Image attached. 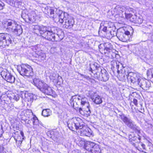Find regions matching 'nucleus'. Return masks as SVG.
I'll return each instance as SVG.
<instances>
[{
    "label": "nucleus",
    "instance_id": "nucleus-1",
    "mask_svg": "<svg viewBox=\"0 0 153 153\" xmlns=\"http://www.w3.org/2000/svg\"><path fill=\"white\" fill-rule=\"evenodd\" d=\"M56 12L58 16L59 21L61 23L64 22L65 24L63 27L67 29L72 28L74 24V22L73 19L69 16L67 13H63L62 11L56 10Z\"/></svg>",
    "mask_w": 153,
    "mask_h": 153
},
{
    "label": "nucleus",
    "instance_id": "nucleus-2",
    "mask_svg": "<svg viewBox=\"0 0 153 153\" xmlns=\"http://www.w3.org/2000/svg\"><path fill=\"white\" fill-rule=\"evenodd\" d=\"M39 33L40 34V38L50 40L53 39L54 33L52 29L47 30L46 27L43 26H39Z\"/></svg>",
    "mask_w": 153,
    "mask_h": 153
},
{
    "label": "nucleus",
    "instance_id": "nucleus-3",
    "mask_svg": "<svg viewBox=\"0 0 153 153\" xmlns=\"http://www.w3.org/2000/svg\"><path fill=\"white\" fill-rule=\"evenodd\" d=\"M121 74L122 78L123 79H125L126 78L130 79L131 82L134 83L136 85L139 84L140 79L141 78L139 76H137L136 74L132 72L127 73V74H126L124 73L121 72Z\"/></svg>",
    "mask_w": 153,
    "mask_h": 153
},
{
    "label": "nucleus",
    "instance_id": "nucleus-4",
    "mask_svg": "<svg viewBox=\"0 0 153 153\" xmlns=\"http://www.w3.org/2000/svg\"><path fill=\"white\" fill-rule=\"evenodd\" d=\"M12 38L11 35L7 33L0 34V46L3 48L12 44Z\"/></svg>",
    "mask_w": 153,
    "mask_h": 153
},
{
    "label": "nucleus",
    "instance_id": "nucleus-5",
    "mask_svg": "<svg viewBox=\"0 0 153 153\" xmlns=\"http://www.w3.org/2000/svg\"><path fill=\"white\" fill-rule=\"evenodd\" d=\"M17 70L22 76H32L33 74V69L29 65L22 64L18 67Z\"/></svg>",
    "mask_w": 153,
    "mask_h": 153
},
{
    "label": "nucleus",
    "instance_id": "nucleus-6",
    "mask_svg": "<svg viewBox=\"0 0 153 153\" xmlns=\"http://www.w3.org/2000/svg\"><path fill=\"white\" fill-rule=\"evenodd\" d=\"M7 26L11 29L12 31L19 36L22 33V29L21 25L16 24L14 21L7 22Z\"/></svg>",
    "mask_w": 153,
    "mask_h": 153
},
{
    "label": "nucleus",
    "instance_id": "nucleus-7",
    "mask_svg": "<svg viewBox=\"0 0 153 153\" xmlns=\"http://www.w3.org/2000/svg\"><path fill=\"white\" fill-rule=\"evenodd\" d=\"M120 117L124 123L128 127L134 130L137 129L138 127L130 118L126 116L124 114L120 115Z\"/></svg>",
    "mask_w": 153,
    "mask_h": 153
},
{
    "label": "nucleus",
    "instance_id": "nucleus-8",
    "mask_svg": "<svg viewBox=\"0 0 153 153\" xmlns=\"http://www.w3.org/2000/svg\"><path fill=\"white\" fill-rule=\"evenodd\" d=\"M39 89L44 94L51 95L53 93V90L51 88L48 86L46 83L42 81H39Z\"/></svg>",
    "mask_w": 153,
    "mask_h": 153
},
{
    "label": "nucleus",
    "instance_id": "nucleus-9",
    "mask_svg": "<svg viewBox=\"0 0 153 153\" xmlns=\"http://www.w3.org/2000/svg\"><path fill=\"white\" fill-rule=\"evenodd\" d=\"M95 76L99 80L104 82L108 81L109 77L108 74L104 68L101 69L100 72H97Z\"/></svg>",
    "mask_w": 153,
    "mask_h": 153
},
{
    "label": "nucleus",
    "instance_id": "nucleus-10",
    "mask_svg": "<svg viewBox=\"0 0 153 153\" xmlns=\"http://www.w3.org/2000/svg\"><path fill=\"white\" fill-rule=\"evenodd\" d=\"M75 100V101H76L77 103H80L82 106L85 105L87 107V110L85 111L86 113V114L87 115L89 116L91 112L88 107L89 104L87 101V98L85 97L82 98L80 97H79L76 98Z\"/></svg>",
    "mask_w": 153,
    "mask_h": 153
},
{
    "label": "nucleus",
    "instance_id": "nucleus-11",
    "mask_svg": "<svg viewBox=\"0 0 153 153\" xmlns=\"http://www.w3.org/2000/svg\"><path fill=\"white\" fill-rule=\"evenodd\" d=\"M1 76L7 82L11 83H14L15 77L11 74L7 70L3 71L1 72Z\"/></svg>",
    "mask_w": 153,
    "mask_h": 153
},
{
    "label": "nucleus",
    "instance_id": "nucleus-12",
    "mask_svg": "<svg viewBox=\"0 0 153 153\" xmlns=\"http://www.w3.org/2000/svg\"><path fill=\"white\" fill-rule=\"evenodd\" d=\"M42 10L45 14L47 15L48 17L53 18L55 17L54 10L50 7H48L45 5V7H43Z\"/></svg>",
    "mask_w": 153,
    "mask_h": 153
},
{
    "label": "nucleus",
    "instance_id": "nucleus-13",
    "mask_svg": "<svg viewBox=\"0 0 153 153\" xmlns=\"http://www.w3.org/2000/svg\"><path fill=\"white\" fill-rule=\"evenodd\" d=\"M149 81L141 78L140 79L139 83L137 85L143 89L146 90L149 87Z\"/></svg>",
    "mask_w": 153,
    "mask_h": 153
},
{
    "label": "nucleus",
    "instance_id": "nucleus-14",
    "mask_svg": "<svg viewBox=\"0 0 153 153\" xmlns=\"http://www.w3.org/2000/svg\"><path fill=\"white\" fill-rule=\"evenodd\" d=\"M116 36L120 40L123 42H127L128 39V36L123 32L117 31Z\"/></svg>",
    "mask_w": 153,
    "mask_h": 153
},
{
    "label": "nucleus",
    "instance_id": "nucleus-15",
    "mask_svg": "<svg viewBox=\"0 0 153 153\" xmlns=\"http://www.w3.org/2000/svg\"><path fill=\"white\" fill-rule=\"evenodd\" d=\"M126 7L123 6H117L114 9V11L116 14L120 15L126 10Z\"/></svg>",
    "mask_w": 153,
    "mask_h": 153
},
{
    "label": "nucleus",
    "instance_id": "nucleus-16",
    "mask_svg": "<svg viewBox=\"0 0 153 153\" xmlns=\"http://www.w3.org/2000/svg\"><path fill=\"white\" fill-rule=\"evenodd\" d=\"M89 145L91 146V148L90 149V151L94 153H98L100 151V149L98 145H95L92 142H89Z\"/></svg>",
    "mask_w": 153,
    "mask_h": 153
},
{
    "label": "nucleus",
    "instance_id": "nucleus-17",
    "mask_svg": "<svg viewBox=\"0 0 153 153\" xmlns=\"http://www.w3.org/2000/svg\"><path fill=\"white\" fill-rule=\"evenodd\" d=\"M76 122H75V118H73L72 120L70 121L68 123V126L69 128L73 131H75V130H76Z\"/></svg>",
    "mask_w": 153,
    "mask_h": 153
},
{
    "label": "nucleus",
    "instance_id": "nucleus-18",
    "mask_svg": "<svg viewBox=\"0 0 153 153\" xmlns=\"http://www.w3.org/2000/svg\"><path fill=\"white\" fill-rule=\"evenodd\" d=\"M81 134L86 136L90 137L92 134L91 131L88 127H84L81 131Z\"/></svg>",
    "mask_w": 153,
    "mask_h": 153
},
{
    "label": "nucleus",
    "instance_id": "nucleus-19",
    "mask_svg": "<svg viewBox=\"0 0 153 153\" xmlns=\"http://www.w3.org/2000/svg\"><path fill=\"white\" fill-rule=\"evenodd\" d=\"M75 122H76V130L82 129L83 127V123L82 122L81 120L79 118H75Z\"/></svg>",
    "mask_w": 153,
    "mask_h": 153
},
{
    "label": "nucleus",
    "instance_id": "nucleus-20",
    "mask_svg": "<svg viewBox=\"0 0 153 153\" xmlns=\"http://www.w3.org/2000/svg\"><path fill=\"white\" fill-rule=\"evenodd\" d=\"M92 100L97 104H100L102 102L101 97L97 94H95L94 96L92 98Z\"/></svg>",
    "mask_w": 153,
    "mask_h": 153
},
{
    "label": "nucleus",
    "instance_id": "nucleus-21",
    "mask_svg": "<svg viewBox=\"0 0 153 153\" xmlns=\"http://www.w3.org/2000/svg\"><path fill=\"white\" fill-rule=\"evenodd\" d=\"M114 65L116 66V68L117 69V73L119 74L120 72V70H121V68H124L123 65L121 63L117 61L114 62Z\"/></svg>",
    "mask_w": 153,
    "mask_h": 153
},
{
    "label": "nucleus",
    "instance_id": "nucleus-22",
    "mask_svg": "<svg viewBox=\"0 0 153 153\" xmlns=\"http://www.w3.org/2000/svg\"><path fill=\"white\" fill-rule=\"evenodd\" d=\"M104 53H105L109 52L110 51L111 49L112 46L111 43L109 42L105 43L104 44Z\"/></svg>",
    "mask_w": 153,
    "mask_h": 153
},
{
    "label": "nucleus",
    "instance_id": "nucleus-23",
    "mask_svg": "<svg viewBox=\"0 0 153 153\" xmlns=\"http://www.w3.org/2000/svg\"><path fill=\"white\" fill-rule=\"evenodd\" d=\"M42 114L45 117H47L51 114V111L48 109H44L42 111Z\"/></svg>",
    "mask_w": 153,
    "mask_h": 153
},
{
    "label": "nucleus",
    "instance_id": "nucleus-24",
    "mask_svg": "<svg viewBox=\"0 0 153 153\" xmlns=\"http://www.w3.org/2000/svg\"><path fill=\"white\" fill-rule=\"evenodd\" d=\"M53 36V40L56 42L60 41L63 39L62 36L61 35L59 36L57 34H55V33Z\"/></svg>",
    "mask_w": 153,
    "mask_h": 153
},
{
    "label": "nucleus",
    "instance_id": "nucleus-25",
    "mask_svg": "<svg viewBox=\"0 0 153 153\" xmlns=\"http://www.w3.org/2000/svg\"><path fill=\"white\" fill-rule=\"evenodd\" d=\"M19 95L16 94H13L10 97V100H14L16 101H18L19 99Z\"/></svg>",
    "mask_w": 153,
    "mask_h": 153
},
{
    "label": "nucleus",
    "instance_id": "nucleus-26",
    "mask_svg": "<svg viewBox=\"0 0 153 153\" xmlns=\"http://www.w3.org/2000/svg\"><path fill=\"white\" fill-rule=\"evenodd\" d=\"M143 22L142 16H140L139 17H137L136 20L135 21V23L138 24H140L142 23Z\"/></svg>",
    "mask_w": 153,
    "mask_h": 153
},
{
    "label": "nucleus",
    "instance_id": "nucleus-27",
    "mask_svg": "<svg viewBox=\"0 0 153 153\" xmlns=\"http://www.w3.org/2000/svg\"><path fill=\"white\" fill-rule=\"evenodd\" d=\"M32 96V94L30 93H28L27 91H26L25 94V101L27 100L28 101L29 100L31 99V97Z\"/></svg>",
    "mask_w": 153,
    "mask_h": 153
},
{
    "label": "nucleus",
    "instance_id": "nucleus-28",
    "mask_svg": "<svg viewBox=\"0 0 153 153\" xmlns=\"http://www.w3.org/2000/svg\"><path fill=\"white\" fill-rule=\"evenodd\" d=\"M47 134L49 137L53 138L54 131H49L47 132Z\"/></svg>",
    "mask_w": 153,
    "mask_h": 153
},
{
    "label": "nucleus",
    "instance_id": "nucleus-29",
    "mask_svg": "<svg viewBox=\"0 0 153 153\" xmlns=\"http://www.w3.org/2000/svg\"><path fill=\"white\" fill-rule=\"evenodd\" d=\"M38 47L37 45L33 47L32 49L37 56L38 55Z\"/></svg>",
    "mask_w": 153,
    "mask_h": 153
},
{
    "label": "nucleus",
    "instance_id": "nucleus-30",
    "mask_svg": "<svg viewBox=\"0 0 153 153\" xmlns=\"http://www.w3.org/2000/svg\"><path fill=\"white\" fill-rule=\"evenodd\" d=\"M57 51V49L56 47H52L51 48L50 52L52 54H53L56 52Z\"/></svg>",
    "mask_w": 153,
    "mask_h": 153
},
{
    "label": "nucleus",
    "instance_id": "nucleus-31",
    "mask_svg": "<svg viewBox=\"0 0 153 153\" xmlns=\"http://www.w3.org/2000/svg\"><path fill=\"white\" fill-rule=\"evenodd\" d=\"M20 94L22 98L25 100V98L26 91H21V92Z\"/></svg>",
    "mask_w": 153,
    "mask_h": 153
},
{
    "label": "nucleus",
    "instance_id": "nucleus-32",
    "mask_svg": "<svg viewBox=\"0 0 153 153\" xmlns=\"http://www.w3.org/2000/svg\"><path fill=\"white\" fill-rule=\"evenodd\" d=\"M38 120L36 117H35L33 118V123L34 125H37Z\"/></svg>",
    "mask_w": 153,
    "mask_h": 153
},
{
    "label": "nucleus",
    "instance_id": "nucleus-33",
    "mask_svg": "<svg viewBox=\"0 0 153 153\" xmlns=\"http://www.w3.org/2000/svg\"><path fill=\"white\" fill-rule=\"evenodd\" d=\"M33 84L38 88V79L37 78H35L33 79Z\"/></svg>",
    "mask_w": 153,
    "mask_h": 153
},
{
    "label": "nucleus",
    "instance_id": "nucleus-34",
    "mask_svg": "<svg viewBox=\"0 0 153 153\" xmlns=\"http://www.w3.org/2000/svg\"><path fill=\"white\" fill-rule=\"evenodd\" d=\"M59 133L58 131H54V135H53V138L55 137L57 138L59 136Z\"/></svg>",
    "mask_w": 153,
    "mask_h": 153
},
{
    "label": "nucleus",
    "instance_id": "nucleus-35",
    "mask_svg": "<svg viewBox=\"0 0 153 153\" xmlns=\"http://www.w3.org/2000/svg\"><path fill=\"white\" fill-rule=\"evenodd\" d=\"M42 56H41L40 55L39 56V58H41V59L43 60L45 59V54L44 53H42Z\"/></svg>",
    "mask_w": 153,
    "mask_h": 153
},
{
    "label": "nucleus",
    "instance_id": "nucleus-36",
    "mask_svg": "<svg viewBox=\"0 0 153 153\" xmlns=\"http://www.w3.org/2000/svg\"><path fill=\"white\" fill-rule=\"evenodd\" d=\"M79 110L80 114L82 115H84L85 113L82 110V109L81 108H79Z\"/></svg>",
    "mask_w": 153,
    "mask_h": 153
},
{
    "label": "nucleus",
    "instance_id": "nucleus-37",
    "mask_svg": "<svg viewBox=\"0 0 153 153\" xmlns=\"http://www.w3.org/2000/svg\"><path fill=\"white\" fill-rule=\"evenodd\" d=\"M4 6V3H2L0 1V10H2L3 9V7Z\"/></svg>",
    "mask_w": 153,
    "mask_h": 153
},
{
    "label": "nucleus",
    "instance_id": "nucleus-38",
    "mask_svg": "<svg viewBox=\"0 0 153 153\" xmlns=\"http://www.w3.org/2000/svg\"><path fill=\"white\" fill-rule=\"evenodd\" d=\"M4 149V148L2 145L0 144V153H1Z\"/></svg>",
    "mask_w": 153,
    "mask_h": 153
},
{
    "label": "nucleus",
    "instance_id": "nucleus-39",
    "mask_svg": "<svg viewBox=\"0 0 153 153\" xmlns=\"http://www.w3.org/2000/svg\"><path fill=\"white\" fill-rule=\"evenodd\" d=\"M79 144L82 146L84 145L85 144V142L82 140H80L79 141Z\"/></svg>",
    "mask_w": 153,
    "mask_h": 153
},
{
    "label": "nucleus",
    "instance_id": "nucleus-40",
    "mask_svg": "<svg viewBox=\"0 0 153 153\" xmlns=\"http://www.w3.org/2000/svg\"><path fill=\"white\" fill-rule=\"evenodd\" d=\"M133 103L135 105L137 106V100H136V99H134L133 100Z\"/></svg>",
    "mask_w": 153,
    "mask_h": 153
},
{
    "label": "nucleus",
    "instance_id": "nucleus-41",
    "mask_svg": "<svg viewBox=\"0 0 153 153\" xmlns=\"http://www.w3.org/2000/svg\"><path fill=\"white\" fill-rule=\"evenodd\" d=\"M16 4H15V6H17V5H18V7H17L18 8L19 7V6L20 4H21V2L20 1H16Z\"/></svg>",
    "mask_w": 153,
    "mask_h": 153
},
{
    "label": "nucleus",
    "instance_id": "nucleus-42",
    "mask_svg": "<svg viewBox=\"0 0 153 153\" xmlns=\"http://www.w3.org/2000/svg\"><path fill=\"white\" fill-rule=\"evenodd\" d=\"M19 138H20V136H19V137H18L17 138H14L16 142H17V141H18L19 142H20L21 143L22 141H21V140H19Z\"/></svg>",
    "mask_w": 153,
    "mask_h": 153
},
{
    "label": "nucleus",
    "instance_id": "nucleus-43",
    "mask_svg": "<svg viewBox=\"0 0 153 153\" xmlns=\"http://www.w3.org/2000/svg\"><path fill=\"white\" fill-rule=\"evenodd\" d=\"M107 27H104L102 29V30L105 32H106L107 31Z\"/></svg>",
    "mask_w": 153,
    "mask_h": 153
},
{
    "label": "nucleus",
    "instance_id": "nucleus-44",
    "mask_svg": "<svg viewBox=\"0 0 153 153\" xmlns=\"http://www.w3.org/2000/svg\"><path fill=\"white\" fill-rule=\"evenodd\" d=\"M127 36H128L130 33L129 31H125V33H124Z\"/></svg>",
    "mask_w": 153,
    "mask_h": 153
},
{
    "label": "nucleus",
    "instance_id": "nucleus-45",
    "mask_svg": "<svg viewBox=\"0 0 153 153\" xmlns=\"http://www.w3.org/2000/svg\"><path fill=\"white\" fill-rule=\"evenodd\" d=\"M141 146L143 149H145V145L144 144L141 143Z\"/></svg>",
    "mask_w": 153,
    "mask_h": 153
},
{
    "label": "nucleus",
    "instance_id": "nucleus-46",
    "mask_svg": "<svg viewBox=\"0 0 153 153\" xmlns=\"http://www.w3.org/2000/svg\"><path fill=\"white\" fill-rule=\"evenodd\" d=\"M20 134L21 135V136H22V137L23 139H24L23 137H24V134L23 132L22 131H21L20 132Z\"/></svg>",
    "mask_w": 153,
    "mask_h": 153
},
{
    "label": "nucleus",
    "instance_id": "nucleus-47",
    "mask_svg": "<svg viewBox=\"0 0 153 153\" xmlns=\"http://www.w3.org/2000/svg\"><path fill=\"white\" fill-rule=\"evenodd\" d=\"M151 72L152 73V77H153V68L151 69Z\"/></svg>",
    "mask_w": 153,
    "mask_h": 153
},
{
    "label": "nucleus",
    "instance_id": "nucleus-48",
    "mask_svg": "<svg viewBox=\"0 0 153 153\" xmlns=\"http://www.w3.org/2000/svg\"><path fill=\"white\" fill-rule=\"evenodd\" d=\"M139 147H137V149H138V150H139L140 151H141V152H143V151H142V150H141V148H140V149H139Z\"/></svg>",
    "mask_w": 153,
    "mask_h": 153
},
{
    "label": "nucleus",
    "instance_id": "nucleus-49",
    "mask_svg": "<svg viewBox=\"0 0 153 153\" xmlns=\"http://www.w3.org/2000/svg\"><path fill=\"white\" fill-rule=\"evenodd\" d=\"M57 143H59V144H63V143L62 141H61V142H56Z\"/></svg>",
    "mask_w": 153,
    "mask_h": 153
},
{
    "label": "nucleus",
    "instance_id": "nucleus-50",
    "mask_svg": "<svg viewBox=\"0 0 153 153\" xmlns=\"http://www.w3.org/2000/svg\"><path fill=\"white\" fill-rule=\"evenodd\" d=\"M80 75L81 76H83L84 78H85V75L81 74Z\"/></svg>",
    "mask_w": 153,
    "mask_h": 153
},
{
    "label": "nucleus",
    "instance_id": "nucleus-51",
    "mask_svg": "<svg viewBox=\"0 0 153 153\" xmlns=\"http://www.w3.org/2000/svg\"><path fill=\"white\" fill-rule=\"evenodd\" d=\"M138 139H139V141H140V139H141V138L139 136L138 137Z\"/></svg>",
    "mask_w": 153,
    "mask_h": 153
},
{
    "label": "nucleus",
    "instance_id": "nucleus-52",
    "mask_svg": "<svg viewBox=\"0 0 153 153\" xmlns=\"http://www.w3.org/2000/svg\"><path fill=\"white\" fill-rule=\"evenodd\" d=\"M89 71H92V69L91 68H90L89 69Z\"/></svg>",
    "mask_w": 153,
    "mask_h": 153
},
{
    "label": "nucleus",
    "instance_id": "nucleus-53",
    "mask_svg": "<svg viewBox=\"0 0 153 153\" xmlns=\"http://www.w3.org/2000/svg\"><path fill=\"white\" fill-rule=\"evenodd\" d=\"M74 97V96H72V97H71V100H72L73 99V97Z\"/></svg>",
    "mask_w": 153,
    "mask_h": 153
},
{
    "label": "nucleus",
    "instance_id": "nucleus-54",
    "mask_svg": "<svg viewBox=\"0 0 153 153\" xmlns=\"http://www.w3.org/2000/svg\"><path fill=\"white\" fill-rule=\"evenodd\" d=\"M59 78L61 79L62 78V77H61V76H59L58 77V78L59 79Z\"/></svg>",
    "mask_w": 153,
    "mask_h": 153
},
{
    "label": "nucleus",
    "instance_id": "nucleus-55",
    "mask_svg": "<svg viewBox=\"0 0 153 153\" xmlns=\"http://www.w3.org/2000/svg\"><path fill=\"white\" fill-rule=\"evenodd\" d=\"M5 153H9V152H5Z\"/></svg>",
    "mask_w": 153,
    "mask_h": 153
},
{
    "label": "nucleus",
    "instance_id": "nucleus-56",
    "mask_svg": "<svg viewBox=\"0 0 153 153\" xmlns=\"http://www.w3.org/2000/svg\"><path fill=\"white\" fill-rule=\"evenodd\" d=\"M89 142H88V145H90H90H89Z\"/></svg>",
    "mask_w": 153,
    "mask_h": 153
},
{
    "label": "nucleus",
    "instance_id": "nucleus-57",
    "mask_svg": "<svg viewBox=\"0 0 153 153\" xmlns=\"http://www.w3.org/2000/svg\"><path fill=\"white\" fill-rule=\"evenodd\" d=\"M43 97H45V96H43Z\"/></svg>",
    "mask_w": 153,
    "mask_h": 153
}]
</instances>
